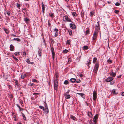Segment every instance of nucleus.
Instances as JSON below:
<instances>
[{
  "instance_id": "obj_60",
  "label": "nucleus",
  "mask_w": 124,
  "mask_h": 124,
  "mask_svg": "<svg viewBox=\"0 0 124 124\" xmlns=\"http://www.w3.org/2000/svg\"><path fill=\"white\" fill-rule=\"evenodd\" d=\"M81 81L80 80H77L76 81V82L77 83H80V82Z\"/></svg>"
},
{
  "instance_id": "obj_57",
  "label": "nucleus",
  "mask_w": 124,
  "mask_h": 124,
  "mask_svg": "<svg viewBox=\"0 0 124 124\" xmlns=\"http://www.w3.org/2000/svg\"><path fill=\"white\" fill-rule=\"evenodd\" d=\"M114 82H115L114 81H113L112 82H111L110 83V84L111 85H113V84H114Z\"/></svg>"
},
{
  "instance_id": "obj_20",
  "label": "nucleus",
  "mask_w": 124,
  "mask_h": 124,
  "mask_svg": "<svg viewBox=\"0 0 124 124\" xmlns=\"http://www.w3.org/2000/svg\"><path fill=\"white\" fill-rule=\"evenodd\" d=\"M97 58L96 57H94V58L93 59V63H95L97 60Z\"/></svg>"
},
{
  "instance_id": "obj_24",
  "label": "nucleus",
  "mask_w": 124,
  "mask_h": 124,
  "mask_svg": "<svg viewBox=\"0 0 124 124\" xmlns=\"http://www.w3.org/2000/svg\"><path fill=\"white\" fill-rule=\"evenodd\" d=\"M4 30L6 34H8L9 33V31L8 29H4Z\"/></svg>"
},
{
  "instance_id": "obj_2",
  "label": "nucleus",
  "mask_w": 124,
  "mask_h": 124,
  "mask_svg": "<svg viewBox=\"0 0 124 124\" xmlns=\"http://www.w3.org/2000/svg\"><path fill=\"white\" fill-rule=\"evenodd\" d=\"M99 66V63H96L95 65L94 68L93 70V71L94 73H96L98 69Z\"/></svg>"
},
{
  "instance_id": "obj_52",
  "label": "nucleus",
  "mask_w": 124,
  "mask_h": 124,
  "mask_svg": "<svg viewBox=\"0 0 124 124\" xmlns=\"http://www.w3.org/2000/svg\"><path fill=\"white\" fill-rule=\"evenodd\" d=\"M51 52L54 51V49L53 47H51Z\"/></svg>"
},
{
  "instance_id": "obj_43",
  "label": "nucleus",
  "mask_w": 124,
  "mask_h": 124,
  "mask_svg": "<svg viewBox=\"0 0 124 124\" xmlns=\"http://www.w3.org/2000/svg\"><path fill=\"white\" fill-rule=\"evenodd\" d=\"M24 20L25 22H28L29 21V19L27 18H25Z\"/></svg>"
},
{
  "instance_id": "obj_58",
  "label": "nucleus",
  "mask_w": 124,
  "mask_h": 124,
  "mask_svg": "<svg viewBox=\"0 0 124 124\" xmlns=\"http://www.w3.org/2000/svg\"><path fill=\"white\" fill-rule=\"evenodd\" d=\"M91 64V62H89L88 63H87V65L88 66L89 65Z\"/></svg>"
},
{
  "instance_id": "obj_6",
  "label": "nucleus",
  "mask_w": 124,
  "mask_h": 124,
  "mask_svg": "<svg viewBox=\"0 0 124 124\" xmlns=\"http://www.w3.org/2000/svg\"><path fill=\"white\" fill-rule=\"evenodd\" d=\"M96 98L97 93L95 92L94 91L93 93V99L94 100H95Z\"/></svg>"
},
{
  "instance_id": "obj_19",
  "label": "nucleus",
  "mask_w": 124,
  "mask_h": 124,
  "mask_svg": "<svg viewBox=\"0 0 124 124\" xmlns=\"http://www.w3.org/2000/svg\"><path fill=\"white\" fill-rule=\"evenodd\" d=\"M94 13V12L93 11H91L90 12V15L91 17H93V15Z\"/></svg>"
},
{
  "instance_id": "obj_22",
  "label": "nucleus",
  "mask_w": 124,
  "mask_h": 124,
  "mask_svg": "<svg viewBox=\"0 0 124 124\" xmlns=\"http://www.w3.org/2000/svg\"><path fill=\"white\" fill-rule=\"evenodd\" d=\"M88 116L90 117H91L92 116V113L90 112H88Z\"/></svg>"
},
{
  "instance_id": "obj_48",
  "label": "nucleus",
  "mask_w": 124,
  "mask_h": 124,
  "mask_svg": "<svg viewBox=\"0 0 124 124\" xmlns=\"http://www.w3.org/2000/svg\"><path fill=\"white\" fill-rule=\"evenodd\" d=\"M26 62L28 64L30 63V60L28 59L27 60Z\"/></svg>"
},
{
  "instance_id": "obj_32",
  "label": "nucleus",
  "mask_w": 124,
  "mask_h": 124,
  "mask_svg": "<svg viewBox=\"0 0 124 124\" xmlns=\"http://www.w3.org/2000/svg\"><path fill=\"white\" fill-rule=\"evenodd\" d=\"M71 118L73 120H75V117L72 115H71Z\"/></svg>"
},
{
  "instance_id": "obj_64",
  "label": "nucleus",
  "mask_w": 124,
  "mask_h": 124,
  "mask_svg": "<svg viewBox=\"0 0 124 124\" xmlns=\"http://www.w3.org/2000/svg\"><path fill=\"white\" fill-rule=\"evenodd\" d=\"M121 95L122 96H124V92H122V93Z\"/></svg>"
},
{
  "instance_id": "obj_63",
  "label": "nucleus",
  "mask_w": 124,
  "mask_h": 124,
  "mask_svg": "<svg viewBox=\"0 0 124 124\" xmlns=\"http://www.w3.org/2000/svg\"><path fill=\"white\" fill-rule=\"evenodd\" d=\"M121 77V75H119V76H118L117 78H120Z\"/></svg>"
},
{
  "instance_id": "obj_5",
  "label": "nucleus",
  "mask_w": 124,
  "mask_h": 124,
  "mask_svg": "<svg viewBox=\"0 0 124 124\" xmlns=\"http://www.w3.org/2000/svg\"><path fill=\"white\" fill-rule=\"evenodd\" d=\"M113 79L114 78L112 77H110L106 79H105V81L107 82H110L113 80Z\"/></svg>"
},
{
  "instance_id": "obj_13",
  "label": "nucleus",
  "mask_w": 124,
  "mask_h": 124,
  "mask_svg": "<svg viewBox=\"0 0 124 124\" xmlns=\"http://www.w3.org/2000/svg\"><path fill=\"white\" fill-rule=\"evenodd\" d=\"M39 107L40 109H42V110H43V111H46V109H45V108L43 106L40 105L39 106Z\"/></svg>"
},
{
  "instance_id": "obj_53",
  "label": "nucleus",
  "mask_w": 124,
  "mask_h": 124,
  "mask_svg": "<svg viewBox=\"0 0 124 124\" xmlns=\"http://www.w3.org/2000/svg\"><path fill=\"white\" fill-rule=\"evenodd\" d=\"M54 31L56 32H57L58 31V29L57 28H55L54 29Z\"/></svg>"
},
{
  "instance_id": "obj_18",
  "label": "nucleus",
  "mask_w": 124,
  "mask_h": 124,
  "mask_svg": "<svg viewBox=\"0 0 124 124\" xmlns=\"http://www.w3.org/2000/svg\"><path fill=\"white\" fill-rule=\"evenodd\" d=\"M10 50L11 51H13L14 48V46L12 44L10 45Z\"/></svg>"
},
{
  "instance_id": "obj_62",
  "label": "nucleus",
  "mask_w": 124,
  "mask_h": 124,
  "mask_svg": "<svg viewBox=\"0 0 124 124\" xmlns=\"http://www.w3.org/2000/svg\"><path fill=\"white\" fill-rule=\"evenodd\" d=\"M32 81L33 82H34L36 81V80L35 79H33L32 80Z\"/></svg>"
},
{
  "instance_id": "obj_59",
  "label": "nucleus",
  "mask_w": 124,
  "mask_h": 124,
  "mask_svg": "<svg viewBox=\"0 0 124 124\" xmlns=\"http://www.w3.org/2000/svg\"><path fill=\"white\" fill-rule=\"evenodd\" d=\"M26 53L25 52H24L23 53V55L24 56H25L26 55Z\"/></svg>"
},
{
  "instance_id": "obj_51",
  "label": "nucleus",
  "mask_w": 124,
  "mask_h": 124,
  "mask_svg": "<svg viewBox=\"0 0 124 124\" xmlns=\"http://www.w3.org/2000/svg\"><path fill=\"white\" fill-rule=\"evenodd\" d=\"M97 120V119H93V120L94 122L95 123H96Z\"/></svg>"
},
{
  "instance_id": "obj_21",
  "label": "nucleus",
  "mask_w": 124,
  "mask_h": 124,
  "mask_svg": "<svg viewBox=\"0 0 124 124\" xmlns=\"http://www.w3.org/2000/svg\"><path fill=\"white\" fill-rule=\"evenodd\" d=\"M76 80V79L74 78H71L70 79V81L72 83L75 82Z\"/></svg>"
},
{
  "instance_id": "obj_10",
  "label": "nucleus",
  "mask_w": 124,
  "mask_h": 124,
  "mask_svg": "<svg viewBox=\"0 0 124 124\" xmlns=\"http://www.w3.org/2000/svg\"><path fill=\"white\" fill-rule=\"evenodd\" d=\"M64 95L65 96V98L66 99H69L70 98L71 96L68 94H64Z\"/></svg>"
},
{
  "instance_id": "obj_55",
  "label": "nucleus",
  "mask_w": 124,
  "mask_h": 124,
  "mask_svg": "<svg viewBox=\"0 0 124 124\" xmlns=\"http://www.w3.org/2000/svg\"><path fill=\"white\" fill-rule=\"evenodd\" d=\"M52 55H55V53L54 52V51L52 52Z\"/></svg>"
},
{
  "instance_id": "obj_8",
  "label": "nucleus",
  "mask_w": 124,
  "mask_h": 124,
  "mask_svg": "<svg viewBox=\"0 0 124 124\" xmlns=\"http://www.w3.org/2000/svg\"><path fill=\"white\" fill-rule=\"evenodd\" d=\"M38 55L39 56H41V50L40 48L38 47Z\"/></svg>"
},
{
  "instance_id": "obj_42",
  "label": "nucleus",
  "mask_w": 124,
  "mask_h": 124,
  "mask_svg": "<svg viewBox=\"0 0 124 124\" xmlns=\"http://www.w3.org/2000/svg\"><path fill=\"white\" fill-rule=\"evenodd\" d=\"M115 5L116 6H119L120 5V4L118 2L116 3Z\"/></svg>"
},
{
  "instance_id": "obj_25",
  "label": "nucleus",
  "mask_w": 124,
  "mask_h": 124,
  "mask_svg": "<svg viewBox=\"0 0 124 124\" xmlns=\"http://www.w3.org/2000/svg\"><path fill=\"white\" fill-rule=\"evenodd\" d=\"M97 38V36L95 35H93L92 37V40H96Z\"/></svg>"
},
{
  "instance_id": "obj_17",
  "label": "nucleus",
  "mask_w": 124,
  "mask_h": 124,
  "mask_svg": "<svg viewBox=\"0 0 124 124\" xmlns=\"http://www.w3.org/2000/svg\"><path fill=\"white\" fill-rule=\"evenodd\" d=\"M49 16L51 17H53L54 16V14L53 13L50 12L49 13Z\"/></svg>"
},
{
  "instance_id": "obj_30",
  "label": "nucleus",
  "mask_w": 124,
  "mask_h": 124,
  "mask_svg": "<svg viewBox=\"0 0 124 124\" xmlns=\"http://www.w3.org/2000/svg\"><path fill=\"white\" fill-rule=\"evenodd\" d=\"M95 29H98V30L99 29H100L99 24H98L96 26V27L95 28Z\"/></svg>"
},
{
  "instance_id": "obj_35",
  "label": "nucleus",
  "mask_w": 124,
  "mask_h": 124,
  "mask_svg": "<svg viewBox=\"0 0 124 124\" xmlns=\"http://www.w3.org/2000/svg\"><path fill=\"white\" fill-rule=\"evenodd\" d=\"M98 117V115H96L95 116L93 119H97Z\"/></svg>"
},
{
  "instance_id": "obj_45",
  "label": "nucleus",
  "mask_w": 124,
  "mask_h": 124,
  "mask_svg": "<svg viewBox=\"0 0 124 124\" xmlns=\"http://www.w3.org/2000/svg\"><path fill=\"white\" fill-rule=\"evenodd\" d=\"M39 94H40V93H33V95H38Z\"/></svg>"
},
{
  "instance_id": "obj_3",
  "label": "nucleus",
  "mask_w": 124,
  "mask_h": 124,
  "mask_svg": "<svg viewBox=\"0 0 124 124\" xmlns=\"http://www.w3.org/2000/svg\"><path fill=\"white\" fill-rule=\"evenodd\" d=\"M63 20L64 21L71 22V20L67 16H65L63 17Z\"/></svg>"
},
{
  "instance_id": "obj_46",
  "label": "nucleus",
  "mask_w": 124,
  "mask_h": 124,
  "mask_svg": "<svg viewBox=\"0 0 124 124\" xmlns=\"http://www.w3.org/2000/svg\"><path fill=\"white\" fill-rule=\"evenodd\" d=\"M68 50L65 49L63 51V52L64 53H67L68 52Z\"/></svg>"
},
{
  "instance_id": "obj_56",
  "label": "nucleus",
  "mask_w": 124,
  "mask_h": 124,
  "mask_svg": "<svg viewBox=\"0 0 124 124\" xmlns=\"http://www.w3.org/2000/svg\"><path fill=\"white\" fill-rule=\"evenodd\" d=\"M58 35V33L57 32H56L55 33V37H56Z\"/></svg>"
},
{
  "instance_id": "obj_4",
  "label": "nucleus",
  "mask_w": 124,
  "mask_h": 124,
  "mask_svg": "<svg viewBox=\"0 0 124 124\" xmlns=\"http://www.w3.org/2000/svg\"><path fill=\"white\" fill-rule=\"evenodd\" d=\"M44 105L45 107V109H46V111H45V112L46 113H47L49 112V110L48 107L47 105L46 102H44Z\"/></svg>"
},
{
  "instance_id": "obj_37",
  "label": "nucleus",
  "mask_w": 124,
  "mask_h": 124,
  "mask_svg": "<svg viewBox=\"0 0 124 124\" xmlns=\"http://www.w3.org/2000/svg\"><path fill=\"white\" fill-rule=\"evenodd\" d=\"M70 92V90H68L66 92V93H64V94H68Z\"/></svg>"
},
{
  "instance_id": "obj_12",
  "label": "nucleus",
  "mask_w": 124,
  "mask_h": 124,
  "mask_svg": "<svg viewBox=\"0 0 124 124\" xmlns=\"http://www.w3.org/2000/svg\"><path fill=\"white\" fill-rule=\"evenodd\" d=\"M98 29H95V31L93 35L96 36L98 34Z\"/></svg>"
},
{
  "instance_id": "obj_36",
  "label": "nucleus",
  "mask_w": 124,
  "mask_h": 124,
  "mask_svg": "<svg viewBox=\"0 0 124 124\" xmlns=\"http://www.w3.org/2000/svg\"><path fill=\"white\" fill-rule=\"evenodd\" d=\"M72 14L73 16H76V13L75 12H72Z\"/></svg>"
},
{
  "instance_id": "obj_26",
  "label": "nucleus",
  "mask_w": 124,
  "mask_h": 124,
  "mask_svg": "<svg viewBox=\"0 0 124 124\" xmlns=\"http://www.w3.org/2000/svg\"><path fill=\"white\" fill-rule=\"evenodd\" d=\"M71 41L70 40H67V41L66 44H67L70 45V42Z\"/></svg>"
},
{
  "instance_id": "obj_16",
  "label": "nucleus",
  "mask_w": 124,
  "mask_h": 124,
  "mask_svg": "<svg viewBox=\"0 0 124 124\" xmlns=\"http://www.w3.org/2000/svg\"><path fill=\"white\" fill-rule=\"evenodd\" d=\"M88 49V46H84L83 47V50H86Z\"/></svg>"
},
{
  "instance_id": "obj_23",
  "label": "nucleus",
  "mask_w": 124,
  "mask_h": 124,
  "mask_svg": "<svg viewBox=\"0 0 124 124\" xmlns=\"http://www.w3.org/2000/svg\"><path fill=\"white\" fill-rule=\"evenodd\" d=\"M22 115L23 118V119L25 120H26V119L24 114L23 113H22Z\"/></svg>"
},
{
  "instance_id": "obj_28",
  "label": "nucleus",
  "mask_w": 124,
  "mask_h": 124,
  "mask_svg": "<svg viewBox=\"0 0 124 124\" xmlns=\"http://www.w3.org/2000/svg\"><path fill=\"white\" fill-rule=\"evenodd\" d=\"M13 40H16V41H17L19 42L20 41V39H19L18 38H14L13 39Z\"/></svg>"
},
{
  "instance_id": "obj_1",
  "label": "nucleus",
  "mask_w": 124,
  "mask_h": 124,
  "mask_svg": "<svg viewBox=\"0 0 124 124\" xmlns=\"http://www.w3.org/2000/svg\"><path fill=\"white\" fill-rule=\"evenodd\" d=\"M54 89L57 91L58 88V81L57 79H55L54 81Z\"/></svg>"
},
{
  "instance_id": "obj_27",
  "label": "nucleus",
  "mask_w": 124,
  "mask_h": 124,
  "mask_svg": "<svg viewBox=\"0 0 124 124\" xmlns=\"http://www.w3.org/2000/svg\"><path fill=\"white\" fill-rule=\"evenodd\" d=\"M68 32L69 35L71 36L72 34V31L71 30H68Z\"/></svg>"
},
{
  "instance_id": "obj_49",
  "label": "nucleus",
  "mask_w": 124,
  "mask_h": 124,
  "mask_svg": "<svg viewBox=\"0 0 124 124\" xmlns=\"http://www.w3.org/2000/svg\"><path fill=\"white\" fill-rule=\"evenodd\" d=\"M78 75L81 77H82L83 76V75L81 73H79L78 74Z\"/></svg>"
},
{
  "instance_id": "obj_29",
  "label": "nucleus",
  "mask_w": 124,
  "mask_h": 124,
  "mask_svg": "<svg viewBox=\"0 0 124 124\" xmlns=\"http://www.w3.org/2000/svg\"><path fill=\"white\" fill-rule=\"evenodd\" d=\"M21 78L22 79H24L25 77H24V75H23V74L22 73L21 74Z\"/></svg>"
},
{
  "instance_id": "obj_14",
  "label": "nucleus",
  "mask_w": 124,
  "mask_h": 124,
  "mask_svg": "<svg viewBox=\"0 0 124 124\" xmlns=\"http://www.w3.org/2000/svg\"><path fill=\"white\" fill-rule=\"evenodd\" d=\"M78 94L81 96L82 97L84 98H85V95L84 94L82 93H78Z\"/></svg>"
},
{
  "instance_id": "obj_47",
  "label": "nucleus",
  "mask_w": 124,
  "mask_h": 124,
  "mask_svg": "<svg viewBox=\"0 0 124 124\" xmlns=\"http://www.w3.org/2000/svg\"><path fill=\"white\" fill-rule=\"evenodd\" d=\"M48 26H50L51 25V23H50V20H49L48 21Z\"/></svg>"
},
{
  "instance_id": "obj_15",
  "label": "nucleus",
  "mask_w": 124,
  "mask_h": 124,
  "mask_svg": "<svg viewBox=\"0 0 124 124\" xmlns=\"http://www.w3.org/2000/svg\"><path fill=\"white\" fill-rule=\"evenodd\" d=\"M112 93L113 94H114L115 95H116L118 93L116 92L115 90V89L113 90L112 91Z\"/></svg>"
},
{
  "instance_id": "obj_40",
  "label": "nucleus",
  "mask_w": 124,
  "mask_h": 124,
  "mask_svg": "<svg viewBox=\"0 0 124 124\" xmlns=\"http://www.w3.org/2000/svg\"><path fill=\"white\" fill-rule=\"evenodd\" d=\"M7 13L8 15V16H10V12H8V11H7Z\"/></svg>"
},
{
  "instance_id": "obj_31",
  "label": "nucleus",
  "mask_w": 124,
  "mask_h": 124,
  "mask_svg": "<svg viewBox=\"0 0 124 124\" xmlns=\"http://www.w3.org/2000/svg\"><path fill=\"white\" fill-rule=\"evenodd\" d=\"M107 62L108 63L110 64L112 63V61L111 60L109 59L107 60Z\"/></svg>"
},
{
  "instance_id": "obj_34",
  "label": "nucleus",
  "mask_w": 124,
  "mask_h": 124,
  "mask_svg": "<svg viewBox=\"0 0 124 124\" xmlns=\"http://www.w3.org/2000/svg\"><path fill=\"white\" fill-rule=\"evenodd\" d=\"M16 5H17V7L18 8L20 7L21 6V5L19 3H16Z\"/></svg>"
},
{
  "instance_id": "obj_9",
  "label": "nucleus",
  "mask_w": 124,
  "mask_h": 124,
  "mask_svg": "<svg viewBox=\"0 0 124 124\" xmlns=\"http://www.w3.org/2000/svg\"><path fill=\"white\" fill-rule=\"evenodd\" d=\"M110 75L112 77H114L115 76L116 73L113 72L112 71H111L110 73Z\"/></svg>"
},
{
  "instance_id": "obj_38",
  "label": "nucleus",
  "mask_w": 124,
  "mask_h": 124,
  "mask_svg": "<svg viewBox=\"0 0 124 124\" xmlns=\"http://www.w3.org/2000/svg\"><path fill=\"white\" fill-rule=\"evenodd\" d=\"M19 52H16L14 53V54L16 56L18 54V55H19Z\"/></svg>"
},
{
  "instance_id": "obj_44",
  "label": "nucleus",
  "mask_w": 124,
  "mask_h": 124,
  "mask_svg": "<svg viewBox=\"0 0 124 124\" xmlns=\"http://www.w3.org/2000/svg\"><path fill=\"white\" fill-rule=\"evenodd\" d=\"M114 12L116 14H118L119 12V11L117 10H115Z\"/></svg>"
},
{
  "instance_id": "obj_33",
  "label": "nucleus",
  "mask_w": 124,
  "mask_h": 124,
  "mask_svg": "<svg viewBox=\"0 0 124 124\" xmlns=\"http://www.w3.org/2000/svg\"><path fill=\"white\" fill-rule=\"evenodd\" d=\"M13 58L17 62L18 61V60L16 57L14 56H13Z\"/></svg>"
},
{
  "instance_id": "obj_11",
  "label": "nucleus",
  "mask_w": 124,
  "mask_h": 124,
  "mask_svg": "<svg viewBox=\"0 0 124 124\" xmlns=\"http://www.w3.org/2000/svg\"><path fill=\"white\" fill-rule=\"evenodd\" d=\"M14 80L15 82V84L18 87H19V86L18 80H17L16 79H15Z\"/></svg>"
},
{
  "instance_id": "obj_54",
  "label": "nucleus",
  "mask_w": 124,
  "mask_h": 124,
  "mask_svg": "<svg viewBox=\"0 0 124 124\" xmlns=\"http://www.w3.org/2000/svg\"><path fill=\"white\" fill-rule=\"evenodd\" d=\"M55 76H56V79H57V78L58 77V74L57 73H56L55 74Z\"/></svg>"
},
{
  "instance_id": "obj_50",
  "label": "nucleus",
  "mask_w": 124,
  "mask_h": 124,
  "mask_svg": "<svg viewBox=\"0 0 124 124\" xmlns=\"http://www.w3.org/2000/svg\"><path fill=\"white\" fill-rule=\"evenodd\" d=\"M71 58H68V62H71Z\"/></svg>"
},
{
  "instance_id": "obj_61",
  "label": "nucleus",
  "mask_w": 124,
  "mask_h": 124,
  "mask_svg": "<svg viewBox=\"0 0 124 124\" xmlns=\"http://www.w3.org/2000/svg\"><path fill=\"white\" fill-rule=\"evenodd\" d=\"M28 74V73H26L25 74H23V75H24V77H25L26 76H27Z\"/></svg>"
},
{
  "instance_id": "obj_7",
  "label": "nucleus",
  "mask_w": 124,
  "mask_h": 124,
  "mask_svg": "<svg viewBox=\"0 0 124 124\" xmlns=\"http://www.w3.org/2000/svg\"><path fill=\"white\" fill-rule=\"evenodd\" d=\"M70 26L72 29H74L76 28L75 25L73 23L70 24Z\"/></svg>"
},
{
  "instance_id": "obj_39",
  "label": "nucleus",
  "mask_w": 124,
  "mask_h": 124,
  "mask_svg": "<svg viewBox=\"0 0 124 124\" xmlns=\"http://www.w3.org/2000/svg\"><path fill=\"white\" fill-rule=\"evenodd\" d=\"M64 84H67L68 83V81L66 80L64 82Z\"/></svg>"
},
{
  "instance_id": "obj_41",
  "label": "nucleus",
  "mask_w": 124,
  "mask_h": 124,
  "mask_svg": "<svg viewBox=\"0 0 124 124\" xmlns=\"http://www.w3.org/2000/svg\"><path fill=\"white\" fill-rule=\"evenodd\" d=\"M42 9H45V5L43 4H42Z\"/></svg>"
}]
</instances>
